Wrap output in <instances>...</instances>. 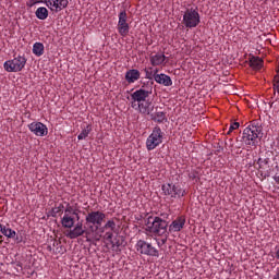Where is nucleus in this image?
Listing matches in <instances>:
<instances>
[{
	"instance_id": "obj_13",
	"label": "nucleus",
	"mask_w": 279,
	"mask_h": 279,
	"mask_svg": "<svg viewBox=\"0 0 279 279\" xmlns=\"http://www.w3.org/2000/svg\"><path fill=\"white\" fill-rule=\"evenodd\" d=\"M28 130L35 134V136H47L49 129L43 122H32L28 124Z\"/></svg>"
},
{
	"instance_id": "obj_12",
	"label": "nucleus",
	"mask_w": 279,
	"mask_h": 279,
	"mask_svg": "<svg viewBox=\"0 0 279 279\" xmlns=\"http://www.w3.org/2000/svg\"><path fill=\"white\" fill-rule=\"evenodd\" d=\"M45 3L51 12H62L69 7V0H45Z\"/></svg>"
},
{
	"instance_id": "obj_18",
	"label": "nucleus",
	"mask_w": 279,
	"mask_h": 279,
	"mask_svg": "<svg viewBox=\"0 0 279 279\" xmlns=\"http://www.w3.org/2000/svg\"><path fill=\"white\" fill-rule=\"evenodd\" d=\"M165 60H167V57L162 52H158L155 56H150L151 66H160V64H165Z\"/></svg>"
},
{
	"instance_id": "obj_20",
	"label": "nucleus",
	"mask_w": 279,
	"mask_h": 279,
	"mask_svg": "<svg viewBox=\"0 0 279 279\" xmlns=\"http://www.w3.org/2000/svg\"><path fill=\"white\" fill-rule=\"evenodd\" d=\"M264 61L260 57H251L250 58V66L254 69V71H260L263 69Z\"/></svg>"
},
{
	"instance_id": "obj_25",
	"label": "nucleus",
	"mask_w": 279,
	"mask_h": 279,
	"mask_svg": "<svg viewBox=\"0 0 279 279\" xmlns=\"http://www.w3.org/2000/svg\"><path fill=\"white\" fill-rule=\"evenodd\" d=\"M93 131V128H90V125H87L77 136L78 141H84L86 138H88V134H90V132Z\"/></svg>"
},
{
	"instance_id": "obj_35",
	"label": "nucleus",
	"mask_w": 279,
	"mask_h": 279,
	"mask_svg": "<svg viewBox=\"0 0 279 279\" xmlns=\"http://www.w3.org/2000/svg\"><path fill=\"white\" fill-rule=\"evenodd\" d=\"M62 208H64V205H60V206L56 207V208L53 209V213H56V215H60V213H61V214L63 213V211H62Z\"/></svg>"
},
{
	"instance_id": "obj_41",
	"label": "nucleus",
	"mask_w": 279,
	"mask_h": 279,
	"mask_svg": "<svg viewBox=\"0 0 279 279\" xmlns=\"http://www.w3.org/2000/svg\"><path fill=\"white\" fill-rule=\"evenodd\" d=\"M1 239H3V235H0V242H1Z\"/></svg>"
},
{
	"instance_id": "obj_9",
	"label": "nucleus",
	"mask_w": 279,
	"mask_h": 279,
	"mask_svg": "<svg viewBox=\"0 0 279 279\" xmlns=\"http://www.w3.org/2000/svg\"><path fill=\"white\" fill-rule=\"evenodd\" d=\"M184 27H187L189 29H193L202 23V17L199 16V12L197 9L190 8L186 9L183 14V21H182Z\"/></svg>"
},
{
	"instance_id": "obj_17",
	"label": "nucleus",
	"mask_w": 279,
	"mask_h": 279,
	"mask_svg": "<svg viewBox=\"0 0 279 279\" xmlns=\"http://www.w3.org/2000/svg\"><path fill=\"white\" fill-rule=\"evenodd\" d=\"M75 219H77L75 216L63 215V217L61 218L62 228H68V230L74 228Z\"/></svg>"
},
{
	"instance_id": "obj_36",
	"label": "nucleus",
	"mask_w": 279,
	"mask_h": 279,
	"mask_svg": "<svg viewBox=\"0 0 279 279\" xmlns=\"http://www.w3.org/2000/svg\"><path fill=\"white\" fill-rule=\"evenodd\" d=\"M158 69H155V70H153V77H154V80H156V75H160V74H158Z\"/></svg>"
},
{
	"instance_id": "obj_24",
	"label": "nucleus",
	"mask_w": 279,
	"mask_h": 279,
	"mask_svg": "<svg viewBox=\"0 0 279 279\" xmlns=\"http://www.w3.org/2000/svg\"><path fill=\"white\" fill-rule=\"evenodd\" d=\"M105 230H111V232L117 230V222H114V219H110L105 223V226L101 228V231L104 232Z\"/></svg>"
},
{
	"instance_id": "obj_15",
	"label": "nucleus",
	"mask_w": 279,
	"mask_h": 279,
	"mask_svg": "<svg viewBox=\"0 0 279 279\" xmlns=\"http://www.w3.org/2000/svg\"><path fill=\"white\" fill-rule=\"evenodd\" d=\"M128 84H134L135 82H138L141 80V71L136 69H131L125 72L124 76Z\"/></svg>"
},
{
	"instance_id": "obj_30",
	"label": "nucleus",
	"mask_w": 279,
	"mask_h": 279,
	"mask_svg": "<svg viewBox=\"0 0 279 279\" xmlns=\"http://www.w3.org/2000/svg\"><path fill=\"white\" fill-rule=\"evenodd\" d=\"M189 178H190V180H197L199 178V173L196 170H192L189 173Z\"/></svg>"
},
{
	"instance_id": "obj_6",
	"label": "nucleus",
	"mask_w": 279,
	"mask_h": 279,
	"mask_svg": "<svg viewBox=\"0 0 279 279\" xmlns=\"http://www.w3.org/2000/svg\"><path fill=\"white\" fill-rule=\"evenodd\" d=\"M163 195L170 199H181L186 195V190L180 183H166L161 185Z\"/></svg>"
},
{
	"instance_id": "obj_11",
	"label": "nucleus",
	"mask_w": 279,
	"mask_h": 279,
	"mask_svg": "<svg viewBox=\"0 0 279 279\" xmlns=\"http://www.w3.org/2000/svg\"><path fill=\"white\" fill-rule=\"evenodd\" d=\"M118 33L122 38H125L130 34V24L128 23V12L125 10L121 11L118 15Z\"/></svg>"
},
{
	"instance_id": "obj_38",
	"label": "nucleus",
	"mask_w": 279,
	"mask_h": 279,
	"mask_svg": "<svg viewBox=\"0 0 279 279\" xmlns=\"http://www.w3.org/2000/svg\"><path fill=\"white\" fill-rule=\"evenodd\" d=\"M165 243H167V239H162L161 242H158V245H165Z\"/></svg>"
},
{
	"instance_id": "obj_34",
	"label": "nucleus",
	"mask_w": 279,
	"mask_h": 279,
	"mask_svg": "<svg viewBox=\"0 0 279 279\" xmlns=\"http://www.w3.org/2000/svg\"><path fill=\"white\" fill-rule=\"evenodd\" d=\"M43 1H44V0H29V1L27 2V5H28L29 8H34V5H36V3H43Z\"/></svg>"
},
{
	"instance_id": "obj_26",
	"label": "nucleus",
	"mask_w": 279,
	"mask_h": 279,
	"mask_svg": "<svg viewBox=\"0 0 279 279\" xmlns=\"http://www.w3.org/2000/svg\"><path fill=\"white\" fill-rule=\"evenodd\" d=\"M7 239H14L16 236V231L12 230L11 228H5L2 230V233Z\"/></svg>"
},
{
	"instance_id": "obj_23",
	"label": "nucleus",
	"mask_w": 279,
	"mask_h": 279,
	"mask_svg": "<svg viewBox=\"0 0 279 279\" xmlns=\"http://www.w3.org/2000/svg\"><path fill=\"white\" fill-rule=\"evenodd\" d=\"M63 215L76 217V221H80V214L77 213V209H75L73 206H70L69 204H68L66 208L64 209Z\"/></svg>"
},
{
	"instance_id": "obj_7",
	"label": "nucleus",
	"mask_w": 279,
	"mask_h": 279,
	"mask_svg": "<svg viewBox=\"0 0 279 279\" xmlns=\"http://www.w3.org/2000/svg\"><path fill=\"white\" fill-rule=\"evenodd\" d=\"M163 138H165V132H162V129H160V126L156 125L153 129V132L150 133V135L146 140V149L148 151H154L156 147H159L160 145H162Z\"/></svg>"
},
{
	"instance_id": "obj_2",
	"label": "nucleus",
	"mask_w": 279,
	"mask_h": 279,
	"mask_svg": "<svg viewBox=\"0 0 279 279\" xmlns=\"http://www.w3.org/2000/svg\"><path fill=\"white\" fill-rule=\"evenodd\" d=\"M263 132V128L258 125H248L244 129L242 141L247 147H258V136Z\"/></svg>"
},
{
	"instance_id": "obj_4",
	"label": "nucleus",
	"mask_w": 279,
	"mask_h": 279,
	"mask_svg": "<svg viewBox=\"0 0 279 279\" xmlns=\"http://www.w3.org/2000/svg\"><path fill=\"white\" fill-rule=\"evenodd\" d=\"M85 221L89 226V232H97L106 221V214L100 210H92L87 213Z\"/></svg>"
},
{
	"instance_id": "obj_39",
	"label": "nucleus",
	"mask_w": 279,
	"mask_h": 279,
	"mask_svg": "<svg viewBox=\"0 0 279 279\" xmlns=\"http://www.w3.org/2000/svg\"><path fill=\"white\" fill-rule=\"evenodd\" d=\"M4 229H5V226H3V225L0 223V232H1V233L3 232Z\"/></svg>"
},
{
	"instance_id": "obj_16",
	"label": "nucleus",
	"mask_w": 279,
	"mask_h": 279,
	"mask_svg": "<svg viewBox=\"0 0 279 279\" xmlns=\"http://www.w3.org/2000/svg\"><path fill=\"white\" fill-rule=\"evenodd\" d=\"M155 82L157 84H160L161 86H173V81L171 80V76L165 73L155 75Z\"/></svg>"
},
{
	"instance_id": "obj_31",
	"label": "nucleus",
	"mask_w": 279,
	"mask_h": 279,
	"mask_svg": "<svg viewBox=\"0 0 279 279\" xmlns=\"http://www.w3.org/2000/svg\"><path fill=\"white\" fill-rule=\"evenodd\" d=\"M112 236H114V234L112 233V231H107L106 233H105V236H104V239L106 240V241H109V243H112Z\"/></svg>"
},
{
	"instance_id": "obj_21",
	"label": "nucleus",
	"mask_w": 279,
	"mask_h": 279,
	"mask_svg": "<svg viewBox=\"0 0 279 279\" xmlns=\"http://www.w3.org/2000/svg\"><path fill=\"white\" fill-rule=\"evenodd\" d=\"M33 53L37 58H40V56H45V45L40 41H37L33 45Z\"/></svg>"
},
{
	"instance_id": "obj_27",
	"label": "nucleus",
	"mask_w": 279,
	"mask_h": 279,
	"mask_svg": "<svg viewBox=\"0 0 279 279\" xmlns=\"http://www.w3.org/2000/svg\"><path fill=\"white\" fill-rule=\"evenodd\" d=\"M272 90L279 95V69L272 80Z\"/></svg>"
},
{
	"instance_id": "obj_5",
	"label": "nucleus",
	"mask_w": 279,
	"mask_h": 279,
	"mask_svg": "<svg viewBox=\"0 0 279 279\" xmlns=\"http://www.w3.org/2000/svg\"><path fill=\"white\" fill-rule=\"evenodd\" d=\"M90 230L84 229V225L82 222H77L73 229H70L65 236L68 239H78V236H85L87 243H90L92 241H99V238L97 234H92Z\"/></svg>"
},
{
	"instance_id": "obj_28",
	"label": "nucleus",
	"mask_w": 279,
	"mask_h": 279,
	"mask_svg": "<svg viewBox=\"0 0 279 279\" xmlns=\"http://www.w3.org/2000/svg\"><path fill=\"white\" fill-rule=\"evenodd\" d=\"M144 71L146 80H154L153 68L145 69Z\"/></svg>"
},
{
	"instance_id": "obj_33",
	"label": "nucleus",
	"mask_w": 279,
	"mask_h": 279,
	"mask_svg": "<svg viewBox=\"0 0 279 279\" xmlns=\"http://www.w3.org/2000/svg\"><path fill=\"white\" fill-rule=\"evenodd\" d=\"M267 162H268L267 159L259 158L257 160L258 168L263 169V167H265V165H267Z\"/></svg>"
},
{
	"instance_id": "obj_22",
	"label": "nucleus",
	"mask_w": 279,
	"mask_h": 279,
	"mask_svg": "<svg viewBox=\"0 0 279 279\" xmlns=\"http://www.w3.org/2000/svg\"><path fill=\"white\" fill-rule=\"evenodd\" d=\"M35 15L37 16V19H39V21H47V19L49 17V10H47V8L45 7H39L36 10Z\"/></svg>"
},
{
	"instance_id": "obj_8",
	"label": "nucleus",
	"mask_w": 279,
	"mask_h": 279,
	"mask_svg": "<svg viewBox=\"0 0 279 279\" xmlns=\"http://www.w3.org/2000/svg\"><path fill=\"white\" fill-rule=\"evenodd\" d=\"M26 64L27 58H25V54H19L17 57H14V59L5 61L3 66L4 71L8 73H19L25 69Z\"/></svg>"
},
{
	"instance_id": "obj_1",
	"label": "nucleus",
	"mask_w": 279,
	"mask_h": 279,
	"mask_svg": "<svg viewBox=\"0 0 279 279\" xmlns=\"http://www.w3.org/2000/svg\"><path fill=\"white\" fill-rule=\"evenodd\" d=\"M151 93H154V82L144 83L140 89L131 94V108L141 114H151L154 112V106L149 100Z\"/></svg>"
},
{
	"instance_id": "obj_10",
	"label": "nucleus",
	"mask_w": 279,
	"mask_h": 279,
	"mask_svg": "<svg viewBox=\"0 0 279 279\" xmlns=\"http://www.w3.org/2000/svg\"><path fill=\"white\" fill-rule=\"evenodd\" d=\"M135 250L138 252V254H142L143 256H153L155 258H158L160 256V252L158 248H156L151 243L145 241V240H138L135 244Z\"/></svg>"
},
{
	"instance_id": "obj_3",
	"label": "nucleus",
	"mask_w": 279,
	"mask_h": 279,
	"mask_svg": "<svg viewBox=\"0 0 279 279\" xmlns=\"http://www.w3.org/2000/svg\"><path fill=\"white\" fill-rule=\"evenodd\" d=\"M145 226L147 232L158 234L159 236H162V234H167L168 223L160 217L149 216L145 221Z\"/></svg>"
},
{
	"instance_id": "obj_40",
	"label": "nucleus",
	"mask_w": 279,
	"mask_h": 279,
	"mask_svg": "<svg viewBox=\"0 0 279 279\" xmlns=\"http://www.w3.org/2000/svg\"><path fill=\"white\" fill-rule=\"evenodd\" d=\"M274 279H279V272L274 276Z\"/></svg>"
},
{
	"instance_id": "obj_37",
	"label": "nucleus",
	"mask_w": 279,
	"mask_h": 279,
	"mask_svg": "<svg viewBox=\"0 0 279 279\" xmlns=\"http://www.w3.org/2000/svg\"><path fill=\"white\" fill-rule=\"evenodd\" d=\"M275 256H276L277 260H279V246L276 247V254H275Z\"/></svg>"
},
{
	"instance_id": "obj_29",
	"label": "nucleus",
	"mask_w": 279,
	"mask_h": 279,
	"mask_svg": "<svg viewBox=\"0 0 279 279\" xmlns=\"http://www.w3.org/2000/svg\"><path fill=\"white\" fill-rule=\"evenodd\" d=\"M240 125L241 124L239 122L231 123L227 134H232V132H234V130H239Z\"/></svg>"
},
{
	"instance_id": "obj_19",
	"label": "nucleus",
	"mask_w": 279,
	"mask_h": 279,
	"mask_svg": "<svg viewBox=\"0 0 279 279\" xmlns=\"http://www.w3.org/2000/svg\"><path fill=\"white\" fill-rule=\"evenodd\" d=\"M150 119L155 121V123H165V121H167V112L157 111L150 114Z\"/></svg>"
},
{
	"instance_id": "obj_14",
	"label": "nucleus",
	"mask_w": 279,
	"mask_h": 279,
	"mask_svg": "<svg viewBox=\"0 0 279 279\" xmlns=\"http://www.w3.org/2000/svg\"><path fill=\"white\" fill-rule=\"evenodd\" d=\"M186 226V216H178L169 226V232H182Z\"/></svg>"
},
{
	"instance_id": "obj_32",
	"label": "nucleus",
	"mask_w": 279,
	"mask_h": 279,
	"mask_svg": "<svg viewBox=\"0 0 279 279\" xmlns=\"http://www.w3.org/2000/svg\"><path fill=\"white\" fill-rule=\"evenodd\" d=\"M110 243H111L112 250H114L116 252H118L119 247H121L120 241H111Z\"/></svg>"
}]
</instances>
